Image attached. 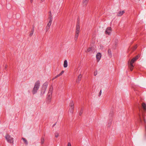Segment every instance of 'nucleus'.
<instances>
[{
    "mask_svg": "<svg viewBox=\"0 0 146 146\" xmlns=\"http://www.w3.org/2000/svg\"><path fill=\"white\" fill-rule=\"evenodd\" d=\"M140 55H138L135 57H134L131 59V60H129L128 61V66L131 71H132L133 69L134 66L133 65V64L138 59Z\"/></svg>",
    "mask_w": 146,
    "mask_h": 146,
    "instance_id": "f257e3e1",
    "label": "nucleus"
},
{
    "mask_svg": "<svg viewBox=\"0 0 146 146\" xmlns=\"http://www.w3.org/2000/svg\"><path fill=\"white\" fill-rule=\"evenodd\" d=\"M52 17L51 15V13L50 12V15L48 18V22L47 25L45 28L46 32L48 31L50 29V26L52 23Z\"/></svg>",
    "mask_w": 146,
    "mask_h": 146,
    "instance_id": "f03ea898",
    "label": "nucleus"
},
{
    "mask_svg": "<svg viewBox=\"0 0 146 146\" xmlns=\"http://www.w3.org/2000/svg\"><path fill=\"white\" fill-rule=\"evenodd\" d=\"M40 85V82L37 80L35 82L34 87L32 90V92L33 94L36 93Z\"/></svg>",
    "mask_w": 146,
    "mask_h": 146,
    "instance_id": "7ed1b4c3",
    "label": "nucleus"
},
{
    "mask_svg": "<svg viewBox=\"0 0 146 146\" xmlns=\"http://www.w3.org/2000/svg\"><path fill=\"white\" fill-rule=\"evenodd\" d=\"M80 24L79 23H78L77 24L76 27L75 34L74 37V39L75 40H76L78 38V35L80 32Z\"/></svg>",
    "mask_w": 146,
    "mask_h": 146,
    "instance_id": "20e7f679",
    "label": "nucleus"
},
{
    "mask_svg": "<svg viewBox=\"0 0 146 146\" xmlns=\"http://www.w3.org/2000/svg\"><path fill=\"white\" fill-rule=\"evenodd\" d=\"M5 138L8 142L11 144H13V138L9 134H7L5 136Z\"/></svg>",
    "mask_w": 146,
    "mask_h": 146,
    "instance_id": "39448f33",
    "label": "nucleus"
},
{
    "mask_svg": "<svg viewBox=\"0 0 146 146\" xmlns=\"http://www.w3.org/2000/svg\"><path fill=\"white\" fill-rule=\"evenodd\" d=\"M48 84V83L47 82H45L43 84L42 90V92L43 94L44 93L47 88Z\"/></svg>",
    "mask_w": 146,
    "mask_h": 146,
    "instance_id": "423d86ee",
    "label": "nucleus"
},
{
    "mask_svg": "<svg viewBox=\"0 0 146 146\" xmlns=\"http://www.w3.org/2000/svg\"><path fill=\"white\" fill-rule=\"evenodd\" d=\"M139 121L140 122L142 123L143 121L144 123H145V130H146V125L145 124L146 123V121L145 119V118L144 117L143 115H142V116H141L140 115H139Z\"/></svg>",
    "mask_w": 146,
    "mask_h": 146,
    "instance_id": "0eeeda50",
    "label": "nucleus"
},
{
    "mask_svg": "<svg viewBox=\"0 0 146 146\" xmlns=\"http://www.w3.org/2000/svg\"><path fill=\"white\" fill-rule=\"evenodd\" d=\"M112 31V29L111 27H108L106 28L105 31V34L110 35Z\"/></svg>",
    "mask_w": 146,
    "mask_h": 146,
    "instance_id": "6e6552de",
    "label": "nucleus"
},
{
    "mask_svg": "<svg viewBox=\"0 0 146 146\" xmlns=\"http://www.w3.org/2000/svg\"><path fill=\"white\" fill-rule=\"evenodd\" d=\"M96 61L97 62H98L101 58L102 54L100 53H98L96 55Z\"/></svg>",
    "mask_w": 146,
    "mask_h": 146,
    "instance_id": "1a4fd4ad",
    "label": "nucleus"
},
{
    "mask_svg": "<svg viewBox=\"0 0 146 146\" xmlns=\"http://www.w3.org/2000/svg\"><path fill=\"white\" fill-rule=\"evenodd\" d=\"M64 71L63 70L61 72L58 74L55 77L53 78L52 79V80H54L57 78L59 77L60 76L62 75L64 73Z\"/></svg>",
    "mask_w": 146,
    "mask_h": 146,
    "instance_id": "9d476101",
    "label": "nucleus"
},
{
    "mask_svg": "<svg viewBox=\"0 0 146 146\" xmlns=\"http://www.w3.org/2000/svg\"><path fill=\"white\" fill-rule=\"evenodd\" d=\"M124 13L125 11H119L117 13V15L119 16H121Z\"/></svg>",
    "mask_w": 146,
    "mask_h": 146,
    "instance_id": "9b49d317",
    "label": "nucleus"
},
{
    "mask_svg": "<svg viewBox=\"0 0 146 146\" xmlns=\"http://www.w3.org/2000/svg\"><path fill=\"white\" fill-rule=\"evenodd\" d=\"M142 106L144 111H146V104L145 103H142Z\"/></svg>",
    "mask_w": 146,
    "mask_h": 146,
    "instance_id": "f8f14e48",
    "label": "nucleus"
},
{
    "mask_svg": "<svg viewBox=\"0 0 146 146\" xmlns=\"http://www.w3.org/2000/svg\"><path fill=\"white\" fill-rule=\"evenodd\" d=\"M64 67L66 68L68 66V62L66 60H65L64 61L63 64Z\"/></svg>",
    "mask_w": 146,
    "mask_h": 146,
    "instance_id": "ddd939ff",
    "label": "nucleus"
},
{
    "mask_svg": "<svg viewBox=\"0 0 146 146\" xmlns=\"http://www.w3.org/2000/svg\"><path fill=\"white\" fill-rule=\"evenodd\" d=\"M108 54L109 56L110 57H111L112 56V54H111V51L110 49H109L108 50Z\"/></svg>",
    "mask_w": 146,
    "mask_h": 146,
    "instance_id": "4468645a",
    "label": "nucleus"
},
{
    "mask_svg": "<svg viewBox=\"0 0 146 146\" xmlns=\"http://www.w3.org/2000/svg\"><path fill=\"white\" fill-rule=\"evenodd\" d=\"M74 107H70L69 110L71 113H72L74 111Z\"/></svg>",
    "mask_w": 146,
    "mask_h": 146,
    "instance_id": "2eb2a0df",
    "label": "nucleus"
},
{
    "mask_svg": "<svg viewBox=\"0 0 146 146\" xmlns=\"http://www.w3.org/2000/svg\"><path fill=\"white\" fill-rule=\"evenodd\" d=\"M52 98V93L50 92L48 94V98L49 100H50Z\"/></svg>",
    "mask_w": 146,
    "mask_h": 146,
    "instance_id": "dca6fc26",
    "label": "nucleus"
},
{
    "mask_svg": "<svg viewBox=\"0 0 146 146\" xmlns=\"http://www.w3.org/2000/svg\"><path fill=\"white\" fill-rule=\"evenodd\" d=\"M22 140H23L24 143H25V144H27V143H28L27 141V140L25 138L23 137V138H22Z\"/></svg>",
    "mask_w": 146,
    "mask_h": 146,
    "instance_id": "f3484780",
    "label": "nucleus"
},
{
    "mask_svg": "<svg viewBox=\"0 0 146 146\" xmlns=\"http://www.w3.org/2000/svg\"><path fill=\"white\" fill-rule=\"evenodd\" d=\"M44 138L43 137H42L41 139V143L42 144L44 143Z\"/></svg>",
    "mask_w": 146,
    "mask_h": 146,
    "instance_id": "a211bd4d",
    "label": "nucleus"
},
{
    "mask_svg": "<svg viewBox=\"0 0 146 146\" xmlns=\"http://www.w3.org/2000/svg\"><path fill=\"white\" fill-rule=\"evenodd\" d=\"M70 107H74V103L73 101H71L70 104Z\"/></svg>",
    "mask_w": 146,
    "mask_h": 146,
    "instance_id": "6ab92c4d",
    "label": "nucleus"
},
{
    "mask_svg": "<svg viewBox=\"0 0 146 146\" xmlns=\"http://www.w3.org/2000/svg\"><path fill=\"white\" fill-rule=\"evenodd\" d=\"M89 0H83V3L85 4L86 5L88 3Z\"/></svg>",
    "mask_w": 146,
    "mask_h": 146,
    "instance_id": "aec40b11",
    "label": "nucleus"
},
{
    "mask_svg": "<svg viewBox=\"0 0 146 146\" xmlns=\"http://www.w3.org/2000/svg\"><path fill=\"white\" fill-rule=\"evenodd\" d=\"M59 133L58 132H56L54 134L55 137H58L59 136Z\"/></svg>",
    "mask_w": 146,
    "mask_h": 146,
    "instance_id": "412c9836",
    "label": "nucleus"
},
{
    "mask_svg": "<svg viewBox=\"0 0 146 146\" xmlns=\"http://www.w3.org/2000/svg\"><path fill=\"white\" fill-rule=\"evenodd\" d=\"M92 50V48H88L87 50L86 51V52H89L90 51Z\"/></svg>",
    "mask_w": 146,
    "mask_h": 146,
    "instance_id": "4be33fe9",
    "label": "nucleus"
},
{
    "mask_svg": "<svg viewBox=\"0 0 146 146\" xmlns=\"http://www.w3.org/2000/svg\"><path fill=\"white\" fill-rule=\"evenodd\" d=\"M33 29H32L31 30V32H30V36H32L33 35Z\"/></svg>",
    "mask_w": 146,
    "mask_h": 146,
    "instance_id": "5701e85b",
    "label": "nucleus"
},
{
    "mask_svg": "<svg viewBox=\"0 0 146 146\" xmlns=\"http://www.w3.org/2000/svg\"><path fill=\"white\" fill-rule=\"evenodd\" d=\"M137 45H135L133 47V48L132 49V51H133L134 50H135L137 48Z\"/></svg>",
    "mask_w": 146,
    "mask_h": 146,
    "instance_id": "b1692460",
    "label": "nucleus"
},
{
    "mask_svg": "<svg viewBox=\"0 0 146 146\" xmlns=\"http://www.w3.org/2000/svg\"><path fill=\"white\" fill-rule=\"evenodd\" d=\"M94 76H96L97 74V71H95L94 72Z\"/></svg>",
    "mask_w": 146,
    "mask_h": 146,
    "instance_id": "393cba45",
    "label": "nucleus"
},
{
    "mask_svg": "<svg viewBox=\"0 0 146 146\" xmlns=\"http://www.w3.org/2000/svg\"><path fill=\"white\" fill-rule=\"evenodd\" d=\"M67 146H72L70 143L68 142L67 144Z\"/></svg>",
    "mask_w": 146,
    "mask_h": 146,
    "instance_id": "a878e982",
    "label": "nucleus"
},
{
    "mask_svg": "<svg viewBox=\"0 0 146 146\" xmlns=\"http://www.w3.org/2000/svg\"><path fill=\"white\" fill-rule=\"evenodd\" d=\"M52 90V87H50L49 90V91L50 92Z\"/></svg>",
    "mask_w": 146,
    "mask_h": 146,
    "instance_id": "bb28decb",
    "label": "nucleus"
},
{
    "mask_svg": "<svg viewBox=\"0 0 146 146\" xmlns=\"http://www.w3.org/2000/svg\"><path fill=\"white\" fill-rule=\"evenodd\" d=\"M7 66H7V64H6V65H5V69H6V68H7Z\"/></svg>",
    "mask_w": 146,
    "mask_h": 146,
    "instance_id": "cd10ccee",
    "label": "nucleus"
},
{
    "mask_svg": "<svg viewBox=\"0 0 146 146\" xmlns=\"http://www.w3.org/2000/svg\"><path fill=\"white\" fill-rule=\"evenodd\" d=\"M33 0H30L31 3H32L33 1Z\"/></svg>",
    "mask_w": 146,
    "mask_h": 146,
    "instance_id": "c85d7f7f",
    "label": "nucleus"
},
{
    "mask_svg": "<svg viewBox=\"0 0 146 146\" xmlns=\"http://www.w3.org/2000/svg\"><path fill=\"white\" fill-rule=\"evenodd\" d=\"M81 114H82V113H80L79 114V115H81Z\"/></svg>",
    "mask_w": 146,
    "mask_h": 146,
    "instance_id": "c756f323",
    "label": "nucleus"
}]
</instances>
